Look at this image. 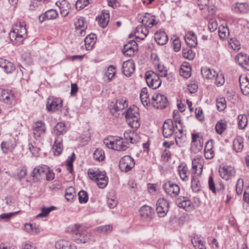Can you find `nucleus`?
<instances>
[{"label":"nucleus","mask_w":249,"mask_h":249,"mask_svg":"<svg viewBox=\"0 0 249 249\" xmlns=\"http://www.w3.org/2000/svg\"><path fill=\"white\" fill-rule=\"evenodd\" d=\"M0 100L11 106L15 105L17 103V99L13 92L3 89L0 92Z\"/></svg>","instance_id":"14"},{"label":"nucleus","mask_w":249,"mask_h":249,"mask_svg":"<svg viewBox=\"0 0 249 249\" xmlns=\"http://www.w3.org/2000/svg\"><path fill=\"white\" fill-rule=\"evenodd\" d=\"M141 100L144 106H148L150 103L149 97L146 88H143L140 94Z\"/></svg>","instance_id":"42"},{"label":"nucleus","mask_w":249,"mask_h":249,"mask_svg":"<svg viewBox=\"0 0 249 249\" xmlns=\"http://www.w3.org/2000/svg\"><path fill=\"white\" fill-rule=\"evenodd\" d=\"M135 70L134 62L132 59L124 61L122 65V71L127 77L130 76Z\"/></svg>","instance_id":"20"},{"label":"nucleus","mask_w":249,"mask_h":249,"mask_svg":"<svg viewBox=\"0 0 249 249\" xmlns=\"http://www.w3.org/2000/svg\"><path fill=\"white\" fill-rule=\"evenodd\" d=\"M153 210L150 206L144 205L140 210V215L143 218L151 219L152 217Z\"/></svg>","instance_id":"33"},{"label":"nucleus","mask_w":249,"mask_h":249,"mask_svg":"<svg viewBox=\"0 0 249 249\" xmlns=\"http://www.w3.org/2000/svg\"><path fill=\"white\" fill-rule=\"evenodd\" d=\"M248 124V118L245 114H240L238 116V126L239 129L245 128Z\"/></svg>","instance_id":"43"},{"label":"nucleus","mask_w":249,"mask_h":249,"mask_svg":"<svg viewBox=\"0 0 249 249\" xmlns=\"http://www.w3.org/2000/svg\"><path fill=\"white\" fill-rule=\"evenodd\" d=\"M216 107L219 111H223L226 107L225 99L222 98L217 99L216 100Z\"/></svg>","instance_id":"59"},{"label":"nucleus","mask_w":249,"mask_h":249,"mask_svg":"<svg viewBox=\"0 0 249 249\" xmlns=\"http://www.w3.org/2000/svg\"><path fill=\"white\" fill-rule=\"evenodd\" d=\"M109 19V13H102L96 18V20L98 21L99 25L103 28L107 26Z\"/></svg>","instance_id":"37"},{"label":"nucleus","mask_w":249,"mask_h":249,"mask_svg":"<svg viewBox=\"0 0 249 249\" xmlns=\"http://www.w3.org/2000/svg\"><path fill=\"white\" fill-rule=\"evenodd\" d=\"M66 132V125L62 122L57 123L53 128V132L57 136L53 147L55 155L59 156L62 152L63 148L62 139L59 136L63 135Z\"/></svg>","instance_id":"2"},{"label":"nucleus","mask_w":249,"mask_h":249,"mask_svg":"<svg viewBox=\"0 0 249 249\" xmlns=\"http://www.w3.org/2000/svg\"><path fill=\"white\" fill-rule=\"evenodd\" d=\"M162 188L166 194L171 197L177 196L180 191L179 186L170 181L164 182L162 185Z\"/></svg>","instance_id":"9"},{"label":"nucleus","mask_w":249,"mask_h":249,"mask_svg":"<svg viewBox=\"0 0 249 249\" xmlns=\"http://www.w3.org/2000/svg\"><path fill=\"white\" fill-rule=\"evenodd\" d=\"M220 176L222 178L228 180L232 176L234 175V169L231 166L223 167L219 170Z\"/></svg>","instance_id":"27"},{"label":"nucleus","mask_w":249,"mask_h":249,"mask_svg":"<svg viewBox=\"0 0 249 249\" xmlns=\"http://www.w3.org/2000/svg\"><path fill=\"white\" fill-rule=\"evenodd\" d=\"M177 206L187 211H190L193 209L194 206L191 201L186 197H181L179 198L176 201Z\"/></svg>","instance_id":"24"},{"label":"nucleus","mask_w":249,"mask_h":249,"mask_svg":"<svg viewBox=\"0 0 249 249\" xmlns=\"http://www.w3.org/2000/svg\"><path fill=\"white\" fill-rule=\"evenodd\" d=\"M203 145V140H198V141L191 142V150L196 153L201 151Z\"/></svg>","instance_id":"44"},{"label":"nucleus","mask_w":249,"mask_h":249,"mask_svg":"<svg viewBox=\"0 0 249 249\" xmlns=\"http://www.w3.org/2000/svg\"><path fill=\"white\" fill-rule=\"evenodd\" d=\"M76 196L75 189L72 187H70L66 189L65 197L68 201L72 200Z\"/></svg>","instance_id":"47"},{"label":"nucleus","mask_w":249,"mask_h":249,"mask_svg":"<svg viewBox=\"0 0 249 249\" xmlns=\"http://www.w3.org/2000/svg\"><path fill=\"white\" fill-rule=\"evenodd\" d=\"M201 72L202 76L207 79H213L216 74V71L213 69H211L207 67H203L201 69Z\"/></svg>","instance_id":"31"},{"label":"nucleus","mask_w":249,"mask_h":249,"mask_svg":"<svg viewBox=\"0 0 249 249\" xmlns=\"http://www.w3.org/2000/svg\"><path fill=\"white\" fill-rule=\"evenodd\" d=\"M138 50L137 44L134 40H129L124 45L123 53L124 55L131 57L134 55L135 52Z\"/></svg>","instance_id":"18"},{"label":"nucleus","mask_w":249,"mask_h":249,"mask_svg":"<svg viewBox=\"0 0 249 249\" xmlns=\"http://www.w3.org/2000/svg\"><path fill=\"white\" fill-rule=\"evenodd\" d=\"M62 107V101L60 98L50 97L48 99L46 105L47 111L54 112L59 110Z\"/></svg>","instance_id":"13"},{"label":"nucleus","mask_w":249,"mask_h":249,"mask_svg":"<svg viewBox=\"0 0 249 249\" xmlns=\"http://www.w3.org/2000/svg\"><path fill=\"white\" fill-rule=\"evenodd\" d=\"M182 55L185 58L192 60L195 57V53L193 52L190 48H188L183 49Z\"/></svg>","instance_id":"49"},{"label":"nucleus","mask_w":249,"mask_h":249,"mask_svg":"<svg viewBox=\"0 0 249 249\" xmlns=\"http://www.w3.org/2000/svg\"><path fill=\"white\" fill-rule=\"evenodd\" d=\"M46 16L45 17H47V19H53L56 18L58 16V14L57 12L53 9L47 10L45 12Z\"/></svg>","instance_id":"57"},{"label":"nucleus","mask_w":249,"mask_h":249,"mask_svg":"<svg viewBox=\"0 0 249 249\" xmlns=\"http://www.w3.org/2000/svg\"><path fill=\"white\" fill-rule=\"evenodd\" d=\"M243 148V139L242 137H237L233 142V149L236 152H241Z\"/></svg>","instance_id":"40"},{"label":"nucleus","mask_w":249,"mask_h":249,"mask_svg":"<svg viewBox=\"0 0 249 249\" xmlns=\"http://www.w3.org/2000/svg\"><path fill=\"white\" fill-rule=\"evenodd\" d=\"M128 104L126 100L124 98H121L117 100L115 104H112L110 105L109 109L111 113L113 116L118 117L119 113L118 112L122 111L125 107H127Z\"/></svg>","instance_id":"12"},{"label":"nucleus","mask_w":249,"mask_h":249,"mask_svg":"<svg viewBox=\"0 0 249 249\" xmlns=\"http://www.w3.org/2000/svg\"><path fill=\"white\" fill-rule=\"evenodd\" d=\"M11 41L15 45L20 44L27 36L26 24L24 21H18L12 27V30L9 33Z\"/></svg>","instance_id":"1"},{"label":"nucleus","mask_w":249,"mask_h":249,"mask_svg":"<svg viewBox=\"0 0 249 249\" xmlns=\"http://www.w3.org/2000/svg\"><path fill=\"white\" fill-rule=\"evenodd\" d=\"M135 165L134 159L130 156L126 155L122 157L119 162V168L124 172L131 170Z\"/></svg>","instance_id":"11"},{"label":"nucleus","mask_w":249,"mask_h":249,"mask_svg":"<svg viewBox=\"0 0 249 249\" xmlns=\"http://www.w3.org/2000/svg\"><path fill=\"white\" fill-rule=\"evenodd\" d=\"M147 28L144 26H138L136 29V37L141 40L144 39L149 33Z\"/></svg>","instance_id":"34"},{"label":"nucleus","mask_w":249,"mask_h":249,"mask_svg":"<svg viewBox=\"0 0 249 249\" xmlns=\"http://www.w3.org/2000/svg\"><path fill=\"white\" fill-rule=\"evenodd\" d=\"M112 229L113 227L111 225H106L96 227L94 230L99 233L106 234L110 233L112 231Z\"/></svg>","instance_id":"41"},{"label":"nucleus","mask_w":249,"mask_h":249,"mask_svg":"<svg viewBox=\"0 0 249 249\" xmlns=\"http://www.w3.org/2000/svg\"><path fill=\"white\" fill-rule=\"evenodd\" d=\"M191 68L190 66L185 67L182 64L180 69V75L184 78H188L191 75Z\"/></svg>","instance_id":"48"},{"label":"nucleus","mask_w":249,"mask_h":249,"mask_svg":"<svg viewBox=\"0 0 249 249\" xmlns=\"http://www.w3.org/2000/svg\"><path fill=\"white\" fill-rule=\"evenodd\" d=\"M124 113L126 121L129 126L133 128H138L140 126L139 108L136 106H132L123 113Z\"/></svg>","instance_id":"3"},{"label":"nucleus","mask_w":249,"mask_h":249,"mask_svg":"<svg viewBox=\"0 0 249 249\" xmlns=\"http://www.w3.org/2000/svg\"><path fill=\"white\" fill-rule=\"evenodd\" d=\"M15 146V145L11 143L9 141L3 142L1 144V149L4 153H6L8 151H11Z\"/></svg>","instance_id":"51"},{"label":"nucleus","mask_w":249,"mask_h":249,"mask_svg":"<svg viewBox=\"0 0 249 249\" xmlns=\"http://www.w3.org/2000/svg\"><path fill=\"white\" fill-rule=\"evenodd\" d=\"M89 178L94 181L102 180V179H108L106 176L105 172H101L98 169L90 168L88 170Z\"/></svg>","instance_id":"19"},{"label":"nucleus","mask_w":249,"mask_h":249,"mask_svg":"<svg viewBox=\"0 0 249 249\" xmlns=\"http://www.w3.org/2000/svg\"><path fill=\"white\" fill-rule=\"evenodd\" d=\"M199 175H197V174H194L192 176L191 179V187L193 190L195 192H197L199 190L198 188V181L197 180L196 177L199 176Z\"/></svg>","instance_id":"58"},{"label":"nucleus","mask_w":249,"mask_h":249,"mask_svg":"<svg viewBox=\"0 0 249 249\" xmlns=\"http://www.w3.org/2000/svg\"><path fill=\"white\" fill-rule=\"evenodd\" d=\"M158 72L157 73L159 77H166L167 75V70L165 69L164 67L162 65L159 64L157 67Z\"/></svg>","instance_id":"63"},{"label":"nucleus","mask_w":249,"mask_h":249,"mask_svg":"<svg viewBox=\"0 0 249 249\" xmlns=\"http://www.w3.org/2000/svg\"><path fill=\"white\" fill-rule=\"evenodd\" d=\"M177 124L175 125L173 121L171 119L166 120L162 126L163 136L165 138L171 137L174 132H176V130H178Z\"/></svg>","instance_id":"10"},{"label":"nucleus","mask_w":249,"mask_h":249,"mask_svg":"<svg viewBox=\"0 0 249 249\" xmlns=\"http://www.w3.org/2000/svg\"><path fill=\"white\" fill-rule=\"evenodd\" d=\"M203 160L201 158H196L192 160V173L193 174L200 175L203 168Z\"/></svg>","instance_id":"23"},{"label":"nucleus","mask_w":249,"mask_h":249,"mask_svg":"<svg viewBox=\"0 0 249 249\" xmlns=\"http://www.w3.org/2000/svg\"><path fill=\"white\" fill-rule=\"evenodd\" d=\"M33 131L36 138L40 137L46 132L45 123L41 121L36 122L33 126Z\"/></svg>","instance_id":"21"},{"label":"nucleus","mask_w":249,"mask_h":249,"mask_svg":"<svg viewBox=\"0 0 249 249\" xmlns=\"http://www.w3.org/2000/svg\"><path fill=\"white\" fill-rule=\"evenodd\" d=\"M152 100L153 107L156 108H164L168 104L166 96L159 93L154 94L152 97Z\"/></svg>","instance_id":"7"},{"label":"nucleus","mask_w":249,"mask_h":249,"mask_svg":"<svg viewBox=\"0 0 249 249\" xmlns=\"http://www.w3.org/2000/svg\"><path fill=\"white\" fill-rule=\"evenodd\" d=\"M204 156L207 159H211L214 156L212 140L208 141L205 146Z\"/></svg>","instance_id":"32"},{"label":"nucleus","mask_w":249,"mask_h":249,"mask_svg":"<svg viewBox=\"0 0 249 249\" xmlns=\"http://www.w3.org/2000/svg\"><path fill=\"white\" fill-rule=\"evenodd\" d=\"M116 74V70L113 66H110L105 73V76L109 81L112 80Z\"/></svg>","instance_id":"54"},{"label":"nucleus","mask_w":249,"mask_h":249,"mask_svg":"<svg viewBox=\"0 0 249 249\" xmlns=\"http://www.w3.org/2000/svg\"><path fill=\"white\" fill-rule=\"evenodd\" d=\"M145 78L147 85L152 89L158 88L161 85V81L157 73L152 71L145 72Z\"/></svg>","instance_id":"6"},{"label":"nucleus","mask_w":249,"mask_h":249,"mask_svg":"<svg viewBox=\"0 0 249 249\" xmlns=\"http://www.w3.org/2000/svg\"><path fill=\"white\" fill-rule=\"evenodd\" d=\"M74 235V239L77 243H85L89 238V235L88 232L83 230L82 225L75 224L72 229Z\"/></svg>","instance_id":"5"},{"label":"nucleus","mask_w":249,"mask_h":249,"mask_svg":"<svg viewBox=\"0 0 249 249\" xmlns=\"http://www.w3.org/2000/svg\"><path fill=\"white\" fill-rule=\"evenodd\" d=\"M186 44L190 47H195L197 44L196 36L193 32H189L184 37Z\"/></svg>","instance_id":"30"},{"label":"nucleus","mask_w":249,"mask_h":249,"mask_svg":"<svg viewBox=\"0 0 249 249\" xmlns=\"http://www.w3.org/2000/svg\"><path fill=\"white\" fill-rule=\"evenodd\" d=\"M192 243L196 249H206V247L201 240H197L194 238L192 240Z\"/></svg>","instance_id":"61"},{"label":"nucleus","mask_w":249,"mask_h":249,"mask_svg":"<svg viewBox=\"0 0 249 249\" xmlns=\"http://www.w3.org/2000/svg\"><path fill=\"white\" fill-rule=\"evenodd\" d=\"M154 38L157 43L160 45H165L168 41V38L164 31H157L154 35Z\"/></svg>","instance_id":"28"},{"label":"nucleus","mask_w":249,"mask_h":249,"mask_svg":"<svg viewBox=\"0 0 249 249\" xmlns=\"http://www.w3.org/2000/svg\"><path fill=\"white\" fill-rule=\"evenodd\" d=\"M244 186V182L242 179H239L237 180L236 185V192L238 195H240L242 194L243 191V187Z\"/></svg>","instance_id":"64"},{"label":"nucleus","mask_w":249,"mask_h":249,"mask_svg":"<svg viewBox=\"0 0 249 249\" xmlns=\"http://www.w3.org/2000/svg\"><path fill=\"white\" fill-rule=\"evenodd\" d=\"M89 4V0H78L75 3L76 9L80 10Z\"/></svg>","instance_id":"60"},{"label":"nucleus","mask_w":249,"mask_h":249,"mask_svg":"<svg viewBox=\"0 0 249 249\" xmlns=\"http://www.w3.org/2000/svg\"><path fill=\"white\" fill-rule=\"evenodd\" d=\"M78 199L80 203H85L89 199V196L87 192L84 190H81L78 193Z\"/></svg>","instance_id":"55"},{"label":"nucleus","mask_w":249,"mask_h":249,"mask_svg":"<svg viewBox=\"0 0 249 249\" xmlns=\"http://www.w3.org/2000/svg\"><path fill=\"white\" fill-rule=\"evenodd\" d=\"M138 20L139 22L142 24L143 26L148 28H151L157 24L153 16L148 13L139 15L138 16Z\"/></svg>","instance_id":"15"},{"label":"nucleus","mask_w":249,"mask_h":249,"mask_svg":"<svg viewBox=\"0 0 249 249\" xmlns=\"http://www.w3.org/2000/svg\"><path fill=\"white\" fill-rule=\"evenodd\" d=\"M47 166H38L35 168L32 171L31 176L33 182L40 181L45 177Z\"/></svg>","instance_id":"17"},{"label":"nucleus","mask_w":249,"mask_h":249,"mask_svg":"<svg viewBox=\"0 0 249 249\" xmlns=\"http://www.w3.org/2000/svg\"><path fill=\"white\" fill-rule=\"evenodd\" d=\"M94 34H90L86 37L84 39L85 48L87 50H89L92 48L96 42Z\"/></svg>","instance_id":"38"},{"label":"nucleus","mask_w":249,"mask_h":249,"mask_svg":"<svg viewBox=\"0 0 249 249\" xmlns=\"http://www.w3.org/2000/svg\"><path fill=\"white\" fill-rule=\"evenodd\" d=\"M240 87L241 90L245 95L249 94V80L247 77L239 78Z\"/></svg>","instance_id":"35"},{"label":"nucleus","mask_w":249,"mask_h":249,"mask_svg":"<svg viewBox=\"0 0 249 249\" xmlns=\"http://www.w3.org/2000/svg\"><path fill=\"white\" fill-rule=\"evenodd\" d=\"M104 152L102 149L97 148L93 153V158L98 161H102L105 159Z\"/></svg>","instance_id":"52"},{"label":"nucleus","mask_w":249,"mask_h":249,"mask_svg":"<svg viewBox=\"0 0 249 249\" xmlns=\"http://www.w3.org/2000/svg\"><path fill=\"white\" fill-rule=\"evenodd\" d=\"M104 143L108 148L119 151H124L128 147L123 139L118 137H109L104 140Z\"/></svg>","instance_id":"4"},{"label":"nucleus","mask_w":249,"mask_h":249,"mask_svg":"<svg viewBox=\"0 0 249 249\" xmlns=\"http://www.w3.org/2000/svg\"><path fill=\"white\" fill-rule=\"evenodd\" d=\"M235 59L240 66L249 71V57L246 54L239 53L236 56Z\"/></svg>","instance_id":"26"},{"label":"nucleus","mask_w":249,"mask_h":249,"mask_svg":"<svg viewBox=\"0 0 249 249\" xmlns=\"http://www.w3.org/2000/svg\"><path fill=\"white\" fill-rule=\"evenodd\" d=\"M229 44L230 46H231V47L233 50H238L240 48V42H239V41L237 39H236L235 38H231L229 41Z\"/></svg>","instance_id":"62"},{"label":"nucleus","mask_w":249,"mask_h":249,"mask_svg":"<svg viewBox=\"0 0 249 249\" xmlns=\"http://www.w3.org/2000/svg\"><path fill=\"white\" fill-rule=\"evenodd\" d=\"M232 10L236 13L247 14L249 12V5L247 2H236L232 5Z\"/></svg>","instance_id":"25"},{"label":"nucleus","mask_w":249,"mask_h":249,"mask_svg":"<svg viewBox=\"0 0 249 249\" xmlns=\"http://www.w3.org/2000/svg\"><path fill=\"white\" fill-rule=\"evenodd\" d=\"M227 124L222 120L219 121L215 125L216 132L219 134H221L223 131L226 129Z\"/></svg>","instance_id":"53"},{"label":"nucleus","mask_w":249,"mask_h":249,"mask_svg":"<svg viewBox=\"0 0 249 249\" xmlns=\"http://www.w3.org/2000/svg\"><path fill=\"white\" fill-rule=\"evenodd\" d=\"M219 36L222 39L226 38L230 35V32L227 26H220L218 28Z\"/></svg>","instance_id":"45"},{"label":"nucleus","mask_w":249,"mask_h":249,"mask_svg":"<svg viewBox=\"0 0 249 249\" xmlns=\"http://www.w3.org/2000/svg\"><path fill=\"white\" fill-rule=\"evenodd\" d=\"M169 203L164 198H159L156 204V210L160 217L164 216L169 210Z\"/></svg>","instance_id":"16"},{"label":"nucleus","mask_w":249,"mask_h":249,"mask_svg":"<svg viewBox=\"0 0 249 249\" xmlns=\"http://www.w3.org/2000/svg\"><path fill=\"white\" fill-rule=\"evenodd\" d=\"M0 67L3 68L7 73H11L15 70L14 64L3 58H0Z\"/></svg>","instance_id":"36"},{"label":"nucleus","mask_w":249,"mask_h":249,"mask_svg":"<svg viewBox=\"0 0 249 249\" xmlns=\"http://www.w3.org/2000/svg\"><path fill=\"white\" fill-rule=\"evenodd\" d=\"M178 171L179 176L182 180L188 181L189 180V172L186 166H179Z\"/></svg>","instance_id":"39"},{"label":"nucleus","mask_w":249,"mask_h":249,"mask_svg":"<svg viewBox=\"0 0 249 249\" xmlns=\"http://www.w3.org/2000/svg\"><path fill=\"white\" fill-rule=\"evenodd\" d=\"M55 4L59 8L62 16L65 17L69 15L71 6L67 0H59Z\"/></svg>","instance_id":"22"},{"label":"nucleus","mask_w":249,"mask_h":249,"mask_svg":"<svg viewBox=\"0 0 249 249\" xmlns=\"http://www.w3.org/2000/svg\"><path fill=\"white\" fill-rule=\"evenodd\" d=\"M85 19L83 17H80L75 23V29L76 32L80 34L82 36L85 35V29L87 28V25H85Z\"/></svg>","instance_id":"29"},{"label":"nucleus","mask_w":249,"mask_h":249,"mask_svg":"<svg viewBox=\"0 0 249 249\" xmlns=\"http://www.w3.org/2000/svg\"><path fill=\"white\" fill-rule=\"evenodd\" d=\"M181 116L180 115V113L178 110H174L173 112V123L175 124H178L180 125V128L178 129V130L180 133V136H178L175 138V141L176 144L178 145L179 146H181L182 143L180 141V139L182 137V133L183 132V128L184 127L183 125V123L182 122V120L181 119Z\"/></svg>","instance_id":"8"},{"label":"nucleus","mask_w":249,"mask_h":249,"mask_svg":"<svg viewBox=\"0 0 249 249\" xmlns=\"http://www.w3.org/2000/svg\"><path fill=\"white\" fill-rule=\"evenodd\" d=\"M56 248L57 249H77L74 245L70 244L68 242L65 241H62L56 244Z\"/></svg>","instance_id":"50"},{"label":"nucleus","mask_w":249,"mask_h":249,"mask_svg":"<svg viewBox=\"0 0 249 249\" xmlns=\"http://www.w3.org/2000/svg\"><path fill=\"white\" fill-rule=\"evenodd\" d=\"M215 76V84L218 87L223 85L225 83V79L223 74L221 73L216 72Z\"/></svg>","instance_id":"56"},{"label":"nucleus","mask_w":249,"mask_h":249,"mask_svg":"<svg viewBox=\"0 0 249 249\" xmlns=\"http://www.w3.org/2000/svg\"><path fill=\"white\" fill-rule=\"evenodd\" d=\"M55 209V207L54 206H51L48 208L43 207L41 209V213L37 215L36 217L39 218L46 217L51 211Z\"/></svg>","instance_id":"46"}]
</instances>
